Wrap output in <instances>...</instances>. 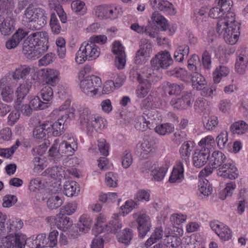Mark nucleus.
<instances>
[{"label": "nucleus", "instance_id": "obj_24", "mask_svg": "<svg viewBox=\"0 0 248 248\" xmlns=\"http://www.w3.org/2000/svg\"><path fill=\"white\" fill-rule=\"evenodd\" d=\"M230 131L234 136L243 135L248 131V124L243 120L235 122L231 125Z\"/></svg>", "mask_w": 248, "mask_h": 248}, {"label": "nucleus", "instance_id": "obj_31", "mask_svg": "<svg viewBox=\"0 0 248 248\" xmlns=\"http://www.w3.org/2000/svg\"><path fill=\"white\" fill-rule=\"evenodd\" d=\"M165 231L164 232L161 227L155 228L152 232L150 237L145 242V247L148 248L153 244L161 240L165 237Z\"/></svg>", "mask_w": 248, "mask_h": 248}, {"label": "nucleus", "instance_id": "obj_21", "mask_svg": "<svg viewBox=\"0 0 248 248\" xmlns=\"http://www.w3.org/2000/svg\"><path fill=\"white\" fill-rule=\"evenodd\" d=\"M38 70L34 67H30L26 65H20L17 67L14 71L10 73V76L16 81L25 79L31 72H37Z\"/></svg>", "mask_w": 248, "mask_h": 248}, {"label": "nucleus", "instance_id": "obj_28", "mask_svg": "<svg viewBox=\"0 0 248 248\" xmlns=\"http://www.w3.org/2000/svg\"><path fill=\"white\" fill-rule=\"evenodd\" d=\"M184 168L182 161L177 162L174 166L169 181L171 183L180 182L184 179Z\"/></svg>", "mask_w": 248, "mask_h": 248}, {"label": "nucleus", "instance_id": "obj_56", "mask_svg": "<svg viewBox=\"0 0 248 248\" xmlns=\"http://www.w3.org/2000/svg\"><path fill=\"white\" fill-rule=\"evenodd\" d=\"M40 95L44 102H48L51 101L53 97V92L52 88L49 85L45 86L40 91Z\"/></svg>", "mask_w": 248, "mask_h": 248}, {"label": "nucleus", "instance_id": "obj_64", "mask_svg": "<svg viewBox=\"0 0 248 248\" xmlns=\"http://www.w3.org/2000/svg\"><path fill=\"white\" fill-rule=\"evenodd\" d=\"M59 232L57 230L51 231L48 236L47 243L49 244L48 247H45V248H53L57 246L58 244V236Z\"/></svg>", "mask_w": 248, "mask_h": 248}, {"label": "nucleus", "instance_id": "obj_16", "mask_svg": "<svg viewBox=\"0 0 248 248\" xmlns=\"http://www.w3.org/2000/svg\"><path fill=\"white\" fill-rule=\"evenodd\" d=\"M172 59L168 51L159 52L151 62L152 67L158 69L159 67L167 68L172 63Z\"/></svg>", "mask_w": 248, "mask_h": 248}, {"label": "nucleus", "instance_id": "obj_26", "mask_svg": "<svg viewBox=\"0 0 248 248\" xmlns=\"http://www.w3.org/2000/svg\"><path fill=\"white\" fill-rule=\"evenodd\" d=\"M43 174L44 176L50 179L51 182H53V180L59 182L63 179L64 169L62 167H57L48 168Z\"/></svg>", "mask_w": 248, "mask_h": 248}, {"label": "nucleus", "instance_id": "obj_33", "mask_svg": "<svg viewBox=\"0 0 248 248\" xmlns=\"http://www.w3.org/2000/svg\"><path fill=\"white\" fill-rule=\"evenodd\" d=\"M79 191V186L75 181H67L63 185L64 194L68 197L78 195Z\"/></svg>", "mask_w": 248, "mask_h": 248}, {"label": "nucleus", "instance_id": "obj_48", "mask_svg": "<svg viewBox=\"0 0 248 248\" xmlns=\"http://www.w3.org/2000/svg\"><path fill=\"white\" fill-rule=\"evenodd\" d=\"M140 150V156L142 158H148L150 154L153 152L154 148L148 140H144L139 147Z\"/></svg>", "mask_w": 248, "mask_h": 248}, {"label": "nucleus", "instance_id": "obj_47", "mask_svg": "<svg viewBox=\"0 0 248 248\" xmlns=\"http://www.w3.org/2000/svg\"><path fill=\"white\" fill-rule=\"evenodd\" d=\"M30 106L34 110H42L48 107L47 103L41 100L38 96H32L30 97Z\"/></svg>", "mask_w": 248, "mask_h": 248}, {"label": "nucleus", "instance_id": "obj_57", "mask_svg": "<svg viewBox=\"0 0 248 248\" xmlns=\"http://www.w3.org/2000/svg\"><path fill=\"white\" fill-rule=\"evenodd\" d=\"M235 186V184L233 182L227 183L226 187L220 192L219 198L222 200H224L227 197L231 196Z\"/></svg>", "mask_w": 248, "mask_h": 248}, {"label": "nucleus", "instance_id": "obj_8", "mask_svg": "<svg viewBox=\"0 0 248 248\" xmlns=\"http://www.w3.org/2000/svg\"><path fill=\"white\" fill-rule=\"evenodd\" d=\"M101 54V49L96 44L88 40L83 42L76 53L75 61L78 64H83L86 61L96 60Z\"/></svg>", "mask_w": 248, "mask_h": 248}, {"label": "nucleus", "instance_id": "obj_1", "mask_svg": "<svg viewBox=\"0 0 248 248\" xmlns=\"http://www.w3.org/2000/svg\"><path fill=\"white\" fill-rule=\"evenodd\" d=\"M231 2L228 0H218V35L230 45L235 44L240 35V24L231 12Z\"/></svg>", "mask_w": 248, "mask_h": 248}, {"label": "nucleus", "instance_id": "obj_23", "mask_svg": "<svg viewBox=\"0 0 248 248\" xmlns=\"http://www.w3.org/2000/svg\"><path fill=\"white\" fill-rule=\"evenodd\" d=\"M27 35V32L22 29L18 30L6 42V47L8 49L16 48L20 41Z\"/></svg>", "mask_w": 248, "mask_h": 248}, {"label": "nucleus", "instance_id": "obj_43", "mask_svg": "<svg viewBox=\"0 0 248 248\" xmlns=\"http://www.w3.org/2000/svg\"><path fill=\"white\" fill-rule=\"evenodd\" d=\"M151 20L154 24L160 27L162 31H166L168 28L166 19L156 12H154L151 16Z\"/></svg>", "mask_w": 248, "mask_h": 248}, {"label": "nucleus", "instance_id": "obj_63", "mask_svg": "<svg viewBox=\"0 0 248 248\" xmlns=\"http://www.w3.org/2000/svg\"><path fill=\"white\" fill-rule=\"evenodd\" d=\"M186 219V216L181 213L173 214L170 217V221L174 226L185 222Z\"/></svg>", "mask_w": 248, "mask_h": 248}, {"label": "nucleus", "instance_id": "obj_44", "mask_svg": "<svg viewBox=\"0 0 248 248\" xmlns=\"http://www.w3.org/2000/svg\"><path fill=\"white\" fill-rule=\"evenodd\" d=\"M137 205L136 202L132 200H128L125 201L119 208V216H125L129 214Z\"/></svg>", "mask_w": 248, "mask_h": 248}, {"label": "nucleus", "instance_id": "obj_11", "mask_svg": "<svg viewBox=\"0 0 248 248\" xmlns=\"http://www.w3.org/2000/svg\"><path fill=\"white\" fill-rule=\"evenodd\" d=\"M95 14L101 19L114 20L120 16L122 13V8L114 4H104L96 6Z\"/></svg>", "mask_w": 248, "mask_h": 248}, {"label": "nucleus", "instance_id": "obj_35", "mask_svg": "<svg viewBox=\"0 0 248 248\" xmlns=\"http://www.w3.org/2000/svg\"><path fill=\"white\" fill-rule=\"evenodd\" d=\"M63 203L62 199L57 193H49L46 197V204L50 209H55L60 207Z\"/></svg>", "mask_w": 248, "mask_h": 248}, {"label": "nucleus", "instance_id": "obj_62", "mask_svg": "<svg viewBox=\"0 0 248 248\" xmlns=\"http://www.w3.org/2000/svg\"><path fill=\"white\" fill-rule=\"evenodd\" d=\"M200 63L199 57L196 54H193L188 61L187 67L189 70L198 72L200 70L197 68Z\"/></svg>", "mask_w": 248, "mask_h": 248}, {"label": "nucleus", "instance_id": "obj_46", "mask_svg": "<svg viewBox=\"0 0 248 248\" xmlns=\"http://www.w3.org/2000/svg\"><path fill=\"white\" fill-rule=\"evenodd\" d=\"M168 74L170 76L175 77L185 82L189 81L190 77L188 76L187 71L182 68H175L172 70L168 71Z\"/></svg>", "mask_w": 248, "mask_h": 248}, {"label": "nucleus", "instance_id": "obj_59", "mask_svg": "<svg viewBox=\"0 0 248 248\" xmlns=\"http://www.w3.org/2000/svg\"><path fill=\"white\" fill-rule=\"evenodd\" d=\"M174 129L173 125L170 124H164L158 126L155 128V131L160 135H165L172 132Z\"/></svg>", "mask_w": 248, "mask_h": 248}, {"label": "nucleus", "instance_id": "obj_2", "mask_svg": "<svg viewBox=\"0 0 248 248\" xmlns=\"http://www.w3.org/2000/svg\"><path fill=\"white\" fill-rule=\"evenodd\" d=\"M27 241L31 248H45V246L47 244L45 233L33 235L27 239L24 234L15 232L5 237H0V248H24Z\"/></svg>", "mask_w": 248, "mask_h": 248}, {"label": "nucleus", "instance_id": "obj_40", "mask_svg": "<svg viewBox=\"0 0 248 248\" xmlns=\"http://www.w3.org/2000/svg\"><path fill=\"white\" fill-rule=\"evenodd\" d=\"M71 9L77 15L83 16L86 14L87 8L85 3L81 0H74L71 3Z\"/></svg>", "mask_w": 248, "mask_h": 248}, {"label": "nucleus", "instance_id": "obj_12", "mask_svg": "<svg viewBox=\"0 0 248 248\" xmlns=\"http://www.w3.org/2000/svg\"><path fill=\"white\" fill-rule=\"evenodd\" d=\"M102 84L101 79L98 77L91 75L86 79L79 82V87L83 93L89 96L96 95Z\"/></svg>", "mask_w": 248, "mask_h": 248}, {"label": "nucleus", "instance_id": "obj_10", "mask_svg": "<svg viewBox=\"0 0 248 248\" xmlns=\"http://www.w3.org/2000/svg\"><path fill=\"white\" fill-rule=\"evenodd\" d=\"M218 175L224 178L233 180L238 177L237 168L230 162H228L226 156L218 151Z\"/></svg>", "mask_w": 248, "mask_h": 248}, {"label": "nucleus", "instance_id": "obj_51", "mask_svg": "<svg viewBox=\"0 0 248 248\" xmlns=\"http://www.w3.org/2000/svg\"><path fill=\"white\" fill-rule=\"evenodd\" d=\"M118 197L116 192L100 193L98 195V200L103 203H111L114 202Z\"/></svg>", "mask_w": 248, "mask_h": 248}, {"label": "nucleus", "instance_id": "obj_38", "mask_svg": "<svg viewBox=\"0 0 248 248\" xmlns=\"http://www.w3.org/2000/svg\"><path fill=\"white\" fill-rule=\"evenodd\" d=\"M165 241H166L168 246L172 248H176L181 244V239L178 236L172 234V230L170 228H166L165 233Z\"/></svg>", "mask_w": 248, "mask_h": 248}, {"label": "nucleus", "instance_id": "obj_60", "mask_svg": "<svg viewBox=\"0 0 248 248\" xmlns=\"http://www.w3.org/2000/svg\"><path fill=\"white\" fill-rule=\"evenodd\" d=\"M78 208V203L76 202H72L65 204L61 208L62 214L67 216H71L74 214Z\"/></svg>", "mask_w": 248, "mask_h": 248}, {"label": "nucleus", "instance_id": "obj_13", "mask_svg": "<svg viewBox=\"0 0 248 248\" xmlns=\"http://www.w3.org/2000/svg\"><path fill=\"white\" fill-rule=\"evenodd\" d=\"M210 151L208 149H196L192 155V163L198 168H200L206 164L208 160L213 165L216 164L217 157V152L214 151L212 155L210 156Z\"/></svg>", "mask_w": 248, "mask_h": 248}, {"label": "nucleus", "instance_id": "obj_39", "mask_svg": "<svg viewBox=\"0 0 248 248\" xmlns=\"http://www.w3.org/2000/svg\"><path fill=\"white\" fill-rule=\"evenodd\" d=\"M119 215L117 214H114L108 223V227L107 232L116 233L122 228L121 221L119 219Z\"/></svg>", "mask_w": 248, "mask_h": 248}, {"label": "nucleus", "instance_id": "obj_4", "mask_svg": "<svg viewBox=\"0 0 248 248\" xmlns=\"http://www.w3.org/2000/svg\"><path fill=\"white\" fill-rule=\"evenodd\" d=\"M71 101L66 100L63 104L61 106L58 108L53 111V113L61 115V117L58 121L55 122L51 121H46V126L49 127L47 129L48 136L57 137L61 135L64 132L65 122L68 118H73L74 109L72 108H69Z\"/></svg>", "mask_w": 248, "mask_h": 248}, {"label": "nucleus", "instance_id": "obj_3", "mask_svg": "<svg viewBox=\"0 0 248 248\" xmlns=\"http://www.w3.org/2000/svg\"><path fill=\"white\" fill-rule=\"evenodd\" d=\"M48 39V33L45 31L31 34L24 42L23 53L29 59H38L47 50Z\"/></svg>", "mask_w": 248, "mask_h": 248}, {"label": "nucleus", "instance_id": "obj_20", "mask_svg": "<svg viewBox=\"0 0 248 248\" xmlns=\"http://www.w3.org/2000/svg\"><path fill=\"white\" fill-rule=\"evenodd\" d=\"M12 15H6L0 17V32L4 36L9 35L15 30V21Z\"/></svg>", "mask_w": 248, "mask_h": 248}, {"label": "nucleus", "instance_id": "obj_14", "mask_svg": "<svg viewBox=\"0 0 248 248\" xmlns=\"http://www.w3.org/2000/svg\"><path fill=\"white\" fill-rule=\"evenodd\" d=\"M147 166L148 167V172L151 176L152 180L159 182L164 178L170 164L167 161L162 164L147 162Z\"/></svg>", "mask_w": 248, "mask_h": 248}, {"label": "nucleus", "instance_id": "obj_29", "mask_svg": "<svg viewBox=\"0 0 248 248\" xmlns=\"http://www.w3.org/2000/svg\"><path fill=\"white\" fill-rule=\"evenodd\" d=\"M140 122H136V127L140 130L144 131L147 129H151L156 124V121L154 115L147 116V119L142 116L140 118Z\"/></svg>", "mask_w": 248, "mask_h": 248}, {"label": "nucleus", "instance_id": "obj_36", "mask_svg": "<svg viewBox=\"0 0 248 248\" xmlns=\"http://www.w3.org/2000/svg\"><path fill=\"white\" fill-rule=\"evenodd\" d=\"M15 4L14 0H0V17L13 15Z\"/></svg>", "mask_w": 248, "mask_h": 248}, {"label": "nucleus", "instance_id": "obj_49", "mask_svg": "<svg viewBox=\"0 0 248 248\" xmlns=\"http://www.w3.org/2000/svg\"><path fill=\"white\" fill-rule=\"evenodd\" d=\"M133 232L131 230L129 229H124L119 234L117 235V239L118 242L128 245L130 244L133 238Z\"/></svg>", "mask_w": 248, "mask_h": 248}, {"label": "nucleus", "instance_id": "obj_55", "mask_svg": "<svg viewBox=\"0 0 248 248\" xmlns=\"http://www.w3.org/2000/svg\"><path fill=\"white\" fill-rule=\"evenodd\" d=\"M199 145L201 147V149H205L210 150L215 146V140L211 136H207L202 138L198 143Z\"/></svg>", "mask_w": 248, "mask_h": 248}, {"label": "nucleus", "instance_id": "obj_18", "mask_svg": "<svg viewBox=\"0 0 248 248\" xmlns=\"http://www.w3.org/2000/svg\"><path fill=\"white\" fill-rule=\"evenodd\" d=\"M43 78L48 85L55 86L61 79V72L56 69L46 68L40 71Z\"/></svg>", "mask_w": 248, "mask_h": 248}, {"label": "nucleus", "instance_id": "obj_25", "mask_svg": "<svg viewBox=\"0 0 248 248\" xmlns=\"http://www.w3.org/2000/svg\"><path fill=\"white\" fill-rule=\"evenodd\" d=\"M248 62V54L246 52L239 54L235 64V71L239 74H244L247 68Z\"/></svg>", "mask_w": 248, "mask_h": 248}, {"label": "nucleus", "instance_id": "obj_58", "mask_svg": "<svg viewBox=\"0 0 248 248\" xmlns=\"http://www.w3.org/2000/svg\"><path fill=\"white\" fill-rule=\"evenodd\" d=\"M138 51H140V53L150 57L152 52V45L148 40H142Z\"/></svg>", "mask_w": 248, "mask_h": 248}, {"label": "nucleus", "instance_id": "obj_42", "mask_svg": "<svg viewBox=\"0 0 248 248\" xmlns=\"http://www.w3.org/2000/svg\"><path fill=\"white\" fill-rule=\"evenodd\" d=\"M189 48L188 46L182 45L179 46L174 53V58L178 62H182L189 53Z\"/></svg>", "mask_w": 248, "mask_h": 248}, {"label": "nucleus", "instance_id": "obj_7", "mask_svg": "<svg viewBox=\"0 0 248 248\" xmlns=\"http://www.w3.org/2000/svg\"><path fill=\"white\" fill-rule=\"evenodd\" d=\"M23 18L33 29H40L47 23V14L40 7L30 5L25 10Z\"/></svg>", "mask_w": 248, "mask_h": 248}, {"label": "nucleus", "instance_id": "obj_17", "mask_svg": "<svg viewBox=\"0 0 248 248\" xmlns=\"http://www.w3.org/2000/svg\"><path fill=\"white\" fill-rule=\"evenodd\" d=\"M10 78L5 76L0 80V93L3 101L10 103L14 98V90L10 86Z\"/></svg>", "mask_w": 248, "mask_h": 248}, {"label": "nucleus", "instance_id": "obj_41", "mask_svg": "<svg viewBox=\"0 0 248 248\" xmlns=\"http://www.w3.org/2000/svg\"><path fill=\"white\" fill-rule=\"evenodd\" d=\"M49 127L46 126V122L35 126L33 131V137L37 139H46L47 136H48L47 129Z\"/></svg>", "mask_w": 248, "mask_h": 248}, {"label": "nucleus", "instance_id": "obj_53", "mask_svg": "<svg viewBox=\"0 0 248 248\" xmlns=\"http://www.w3.org/2000/svg\"><path fill=\"white\" fill-rule=\"evenodd\" d=\"M218 236L223 241H227L232 237L231 230L222 223L218 224Z\"/></svg>", "mask_w": 248, "mask_h": 248}, {"label": "nucleus", "instance_id": "obj_15", "mask_svg": "<svg viewBox=\"0 0 248 248\" xmlns=\"http://www.w3.org/2000/svg\"><path fill=\"white\" fill-rule=\"evenodd\" d=\"M132 216L138 224V230L140 236L144 237L152 227L150 217L146 213L141 212L135 213L133 214Z\"/></svg>", "mask_w": 248, "mask_h": 248}, {"label": "nucleus", "instance_id": "obj_61", "mask_svg": "<svg viewBox=\"0 0 248 248\" xmlns=\"http://www.w3.org/2000/svg\"><path fill=\"white\" fill-rule=\"evenodd\" d=\"M118 175L116 173L109 172L106 175L105 182L109 187H116L118 185Z\"/></svg>", "mask_w": 248, "mask_h": 248}, {"label": "nucleus", "instance_id": "obj_27", "mask_svg": "<svg viewBox=\"0 0 248 248\" xmlns=\"http://www.w3.org/2000/svg\"><path fill=\"white\" fill-rule=\"evenodd\" d=\"M93 223V218L88 214H83L78 218L77 224L80 232L87 233L91 230Z\"/></svg>", "mask_w": 248, "mask_h": 248}, {"label": "nucleus", "instance_id": "obj_54", "mask_svg": "<svg viewBox=\"0 0 248 248\" xmlns=\"http://www.w3.org/2000/svg\"><path fill=\"white\" fill-rule=\"evenodd\" d=\"M49 25L52 32L55 34H59L62 31V27L54 13L50 15Z\"/></svg>", "mask_w": 248, "mask_h": 248}, {"label": "nucleus", "instance_id": "obj_32", "mask_svg": "<svg viewBox=\"0 0 248 248\" xmlns=\"http://www.w3.org/2000/svg\"><path fill=\"white\" fill-rule=\"evenodd\" d=\"M192 102L190 94H188L181 98L172 99L170 104L176 108L186 109L191 105Z\"/></svg>", "mask_w": 248, "mask_h": 248}, {"label": "nucleus", "instance_id": "obj_34", "mask_svg": "<svg viewBox=\"0 0 248 248\" xmlns=\"http://www.w3.org/2000/svg\"><path fill=\"white\" fill-rule=\"evenodd\" d=\"M30 89V86L27 83H23L17 88L16 93V100L15 102L16 108L17 106H20L23 99L29 93Z\"/></svg>", "mask_w": 248, "mask_h": 248}, {"label": "nucleus", "instance_id": "obj_50", "mask_svg": "<svg viewBox=\"0 0 248 248\" xmlns=\"http://www.w3.org/2000/svg\"><path fill=\"white\" fill-rule=\"evenodd\" d=\"M6 224L7 230L10 232L19 230L23 226V223L20 219L14 217L10 218Z\"/></svg>", "mask_w": 248, "mask_h": 248}, {"label": "nucleus", "instance_id": "obj_5", "mask_svg": "<svg viewBox=\"0 0 248 248\" xmlns=\"http://www.w3.org/2000/svg\"><path fill=\"white\" fill-rule=\"evenodd\" d=\"M80 122L86 127L87 134L90 136H93L98 130L104 129L107 124L105 118L92 114L88 108L83 109L80 116Z\"/></svg>", "mask_w": 248, "mask_h": 248}, {"label": "nucleus", "instance_id": "obj_37", "mask_svg": "<svg viewBox=\"0 0 248 248\" xmlns=\"http://www.w3.org/2000/svg\"><path fill=\"white\" fill-rule=\"evenodd\" d=\"M106 217L103 214H99L95 218L93 229L98 233L107 232L108 223H106Z\"/></svg>", "mask_w": 248, "mask_h": 248}, {"label": "nucleus", "instance_id": "obj_9", "mask_svg": "<svg viewBox=\"0 0 248 248\" xmlns=\"http://www.w3.org/2000/svg\"><path fill=\"white\" fill-rule=\"evenodd\" d=\"M148 70L147 68H144L142 71L137 69H132L130 72V77L132 80H136L139 83L136 90V94L138 98L145 97L150 92L151 83L150 81L145 78H149V76L145 75V71Z\"/></svg>", "mask_w": 248, "mask_h": 248}, {"label": "nucleus", "instance_id": "obj_6", "mask_svg": "<svg viewBox=\"0 0 248 248\" xmlns=\"http://www.w3.org/2000/svg\"><path fill=\"white\" fill-rule=\"evenodd\" d=\"M77 149L78 144L75 139L70 137L66 140L65 137L64 139H56L49 149L48 153L50 157L58 159L63 154L70 155Z\"/></svg>", "mask_w": 248, "mask_h": 248}, {"label": "nucleus", "instance_id": "obj_45", "mask_svg": "<svg viewBox=\"0 0 248 248\" xmlns=\"http://www.w3.org/2000/svg\"><path fill=\"white\" fill-rule=\"evenodd\" d=\"M157 9L171 15H174L176 13V10L173 5L168 0H160Z\"/></svg>", "mask_w": 248, "mask_h": 248}, {"label": "nucleus", "instance_id": "obj_19", "mask_svg": "<svg viewBox=\"0 0 248 248\" xmlns=\"http://www.w3.org/2000/svg\"><path fill=\"white\" fill-rule=\"evenodd\" d=\"M49 219L54 220L57 228L64 232L68 230L73 225V220L70 217L64 216V215L61 213L55 216L50 217Z\"/></svg>", "mask_w": 248, "mask_h": 248}, {"label": "nucleus", "instance_id": "obj_52", "mask_svg": "<svg viewBox=\"0 0 248 248\" xmlns=\"http://www.w3.org/2000/svg\"><path fill=\"white\" fill-rule=\"evenodd\" d=\"M193 147V143L190 141L185 142L182 145L180 149V153L186 162V159L189 158Z\"/></svg>", "mask_w": 248, "mask_h": 248}, {"label": "nucleus", "instance_id": "obj_22", "mask_svg": "<svg viewBox=\"0 0 248 248\" xmlns=\"http://www.w3.org/2000/svg\"><path fill=\"white\" fill-rule=\"evenodd\" d=\"M212 187L206 179L199 180L197 195L201 199L207 198L211 194Z\"/></svg>", "mask_w": 248, "mask_h": 248}, {"label": "nucleus", "instance_id": "obj_30", "mask_svg": "<svg viewBox=\"0 0 248 248\" xmlns=\"http://www.w3.org/2000/svg\"><path fill=\"white\" fill-rule=\"evenodd\" d=\"M190 80L192 86L196 90H201L204 89L206 84L205 78L200 73V71L194 72L191 75Z\"/></svg>", "mask_w": 248, "mask_h": 248}]
</instances>
